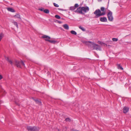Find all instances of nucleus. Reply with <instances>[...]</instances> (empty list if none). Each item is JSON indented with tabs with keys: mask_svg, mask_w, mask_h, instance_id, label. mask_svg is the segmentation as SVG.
Instances as JSON below:
<instances>
[{
	"mask_svg": "<svg viewBox=\"0 0 131 131\" xmlns=\"http://www.w3.org/2000/svg\"><path fill=\"white\" fill-rule=\"evenodd\" d=\"M84 43L89 47L93 48L94 49L97 50L101 51V47L98 45L90 41H85Z\"/></svg>",
	"mask_w": 131,
	"mask_h": 131,
	"instance_id": "nucleus-1",
	"label": "nucleus"
},
{
	"mask_svg": "<svg viewBox=\"0 0 131 131\" xmlns=\"http://www.w3.org/2000/svg\"><path fill=\"white\" fill-rule=\"evenodd\" d=\"M26 128L28 131H38L39 130V128L36 126H28Z\"/></svg>",
	"mask_w": 131,
	"mask_h": 131,
	"instance_id": "nucleus-2",
	"label": "nucleus"
},
{
	"mask_svg": "<svg viewBox=\"0 0 131 131\" xmlns=\"http://www.w3.org/2000/svg\"><path fill=\"white\" fill-rule=\"evenodd\" d=\"M15 64L18 67L21 68V66H25V64L23 62L21 61H19L17 60L14 61Z\"/></svg>",
	"mask_w": 131,
	"mask_h": 131,
	"instance_id": "nucleus-3",
	"label": "nucleus"
},
{
	"mask_svg": "<svg viewBox=\"0 0 131 131\" xmlns=\"http://www.w3.org/2000/svg\"><path fill=\"white\" fill-rule=\"evenodd\" d=\"M112 14V12L111 11H110L107 14L108 20L110 21H112L113 20Z\"/></svg>",
	"mask_w": 131,
	"mask_h": 131,
	"instance_id": "nucleus-4",
	"label": "nucleus"
},
{
	"mask_svg": "<svg viewBox=\"0 0 131 131\" xmlns=\"http://www.w3.org/2000/svg\"><path fill=\"white\" fill-rule=\"evenodd\" d=\"M101 11L100 9L96 10L94 12V14L96 15L95 18H97L100 17L99 15H98L100 14Z\"/></svg>",
	"mask_w": 131,
	"mask_h": 131,
	"instance_id": "nucleus-5",
	"label": "nucleus"
},
{
	"mask_svg": "<svg viewBox=\"0 0 131 131\" xmlns=\"http://www.w3.org/2000/svg\"><path fill=\"white\" fill-rule=\"evenodd\" d=\"M75 12L76 13H78L81 14H84L82 12V7H80L78 8L75 11Z\"/></svg>",
	"mask_w": 131,
	"mask_h": 131,
	"instance_id": "nucleus-6",
	"label": "nucleus"
},
{
	"mask_svg": "<svg viewBox=\"0 0 131 131\" xmlns=\"http://www.w3.org/2000/svg\"><path fill=\"white\" fill-rule=\"evenodd\" d=\"M42 38H45V40L46 41H48L49 42V41L50 40H49L50 39V37L44 35L42 36Z\"/></svg>",
	"mask_w": 131,
	"mask_h": 131,
	"instance_id": "nucleus-7",
	"label": "nucleus"
},
{
	"mask_svg": "<svg viewBox=\"0 0 131 131\" xmlns=\"http://www.w3.org/2000/svg\"><path fill=\"white\" fill-rule=\"evenodd\" d=\"M82 11H83L85 13H86L89 10V8L88 7H82Z\"/></svg>",
	"mask_w": 131,
	"mask_h": 131,
	"instance_id": "nucleus-8",
	"label": "nucleus"
},
{
	"mask_svg": "<svg viewBox=\"0 0 131 131\" xmlns=\"http://www.w3.org/2000/svg\"><path fill=\"white\" fill-rule=\"evenodd\" d=\"M5 59L12 66L14 64H15L14 62H13L11 60L9 59L8 57H6Z\"/></svg>",
	"mask_w": 131,
	"mask_h": 131,
	"instance_id": "nucleus-9",
	"label": "nucleus"
},
{
	"mask_svg": "<svg viewBox=\"0 0 131 131\" xmlns=\"http://www.w3.org/2000/svg\"><path fill=\"white\" fill-rule=\"evenodd\" d=\"M5 59L12 66L14 64H15L14 62H13L11 60L9 59L8 57H6Z\"/></svg>",
	"mask_w": 131,
	"mask_h": 131,
	"instance_id": "nucleus-10",
	"label": "nucleus"
},
{
	"mask_svg": "<svg viewBox=\"0 0 131 131\" xmlns=\"http://www.w3.org/2000/svg\"><path fill=\"white\" fill-rule=\"evenodd\" d=\"M100 20L102 22H106L107 21V19L106 17H104L100 18Z\"/></svg>",
	"mask_w": 131,
	"mask_h": 131,
	"instance_id": "nucleus-11",
	"label": "nucleus"
},
{
	"mask_svg": "<svg viewBox=\"0 0 131 131\" xmlns=\"http://www.w3.org/2000/svg\"><path fill=\"white\" fill-rule=\"evenodd\" d=\"M129 108L127 107H124L123 108L124 113H126L129 110Z\"/></svg>",
	"mask_w": 131,
	"mask_h": 131,
	"instance_id": "nucleus-12",
	"label": "nucleus"
},
{
	"mask_svg": "<svg viewBox=\"0 0 131 131\" xmlns=\"http://www.w3.org/2000/svg\"><path fill=\"white\" fill-rule=\"evenodd\" d=\"M7 10L12 12H15V10L13 8H7Z\"/></svg>",
	"mask_w": 131,
	"mask_h": 131,
	"instance_id": "nucleus-13",
	"label": "nucleus"
},
{
	"mask_svg": "<svg viewBox=\"0 0 131 131\" xmlns=\"http://www.w3.org/2000/svg\"><path fill=\"white\" fill-rule=\"evenodd\" d=\"M62 26L66 29L68 30L69 29V26L67 24H65L63 25Z\"/></svg>",
	"mask_w": 131,
	"mask_h": 131,
	"instance_id": "nucleus-14",
	"label": "nucleus"
},
{
	"mask_svg": "<svg viewBox=\"0 0 131 131\" xmlns=\"http://www.w3.org/2000/svg\"><path fill=\"white\" fill-rule=\"evenodd\" d=\"M34 100L36 102V103H37V104H38L39 105H41V101L37 99H35Z\"/></svg>",
	"mask_w": 131,
	"mask_h": 131,
	"instance_id": "nucleus-15",
	"label": "nucleus"
},
{
	"mask_svg": "<svg viewBox=\"0 0 131 131\" xmlns=\"http://www.w3.org/2000/svg\"><path fill=\"white\" fill-rule=\"evenodd\" d=\"M14 17L15 18L20 19V15L18 14H16V15L14 16Z\"/></svg>",
	"mask_w": 131,
	"mask_h": 131,
	"instance_id": "nucleus-16",
	"label": "nucleus"
},
{
	"mask_svg": "<svg viewBox=\"0 0 131 131\" xmlns=\"http://www.w3.org/2000/svg\"><path fill=\"white\" fill-rule=\"evenodd\" d=\"M98 43H99V44H100L101 45H102V46H103V45L104 46H107V45L105 43H103V42H101V41H98Z\"/></svg>",
	"mask_w": 131,
	"mask_h": 131,
	"instance_id": "nucleus-17",
	"label": "nucleus"
},
{
	"mask_svg": "<svg viewBox=\"0 0 131 131\" xmlns=\"http://www.w3.org/2000/svg\"><path fill=\"white\" fill-rule=\"evenodd\" d=\"M117 67L119 69H120L122 70H123V68L121 66V65H120V64H117Z\"/></svg>",
	"mask_w": 131,
	"mask_h": 131,
	"instance_id": "nucleus-18",
	"label": "nucleus"
},
{
	"mask_svg": "<svg viewBox=\"0 0 131 131\" xmlns=\"http://www.w3.org/2000/svg\"><path fill=\"white\" fill-rule=\"evenodd\" d=\"M70 32L71 34H72L76 35L77 34L76 32L74 30H71L70 31Z\"/></svg>",
	"mask_w": 131,
	"mask_h": 131,
	"instance_id": "nucleus-19",
	"label": "nucleus"
},
{
	"mask_svg": "<svg viewBox=\"0 0 131 131\" xmlns=\"http://www.w3.org/2000/svg\"><path fill=\"white\" fill-rule=\"evenodd\" d=\"M56 41L54 40H50V41H49V42H50L53 44H55L56 42Z\"/></svg>",
	"mask_w": 131,
	"mask_h": 131,
	"instance_id": "nucleus-20",
	"label": "nucleus"
},
{
	"mask_svg": "<svg viewBox=\"0 0 131 131\" xmlns=\"http://www.w3.org/2000/svg\"><path fill=\"white\" fill-rule=\"evenodd\" d=\"M13 23L14 25H15V26H16L17 28H18V27L17 25V22L13 21L12 22Z\"/></svg>",
	"mask_w": 131,
	"mask_h": 131,
	"instance_id": "nucleus-21",
	"label": "nucleus"
},
{
	"mask_svg": "<svg viewBox=\"0 0 131 131\" xmlns=\"http://www.w3.org/2000/svg\"><path fill=\"white\" fill-rule=\"evenodd\" d=\"M43 12L44 13L47 14L49 13V10L48 9H45L44 10Z\"/></svg>",
	"mask_w": 131,
	"mask_h": 131,
	"instance_id": "nucleus-22",
	"label": "nucleus"
},
{
	"mask_svg": "<svg viewBox=\"0 0 131 131\" xmlns=\"http://www.w3.org/2000/svg\"><path fill=\"white\" fill-rule=\"evenodd\" d=\"M4 35L3 33H1L0 34V41L4 37Z\"/></svg>",
	"mask_w": 131,
	"mask_h": 131,
	"instance_id": "nucleus-23",
	"label": "nucleus"
},
{
	"mask_svg": "<svg viewBox=\"0 0 131 131\" xmlns=\"http://www.w3.org/2000/svg\"><path fill=\"white\" fill-rule=\"evenodd\" d=\"M76 8H75L74 6H72L70 7V10H74Z\"/></svg>",
	"mask_w": 131,
	"mask_h": 131,
	"instance_id": "nucleus-24",
	"label": "nucleus"
},
{
	"mask_svg": "<svg viewBox=\"0 0 131 131\" xmlns=\"http://www.w3.org/2000/svg\"><path fill=\"white\" fill-rule=\"evenodd\" d=\"M79 28L80 29H81L83 31H85V29L83 28V27H82L81 26H80L79 27Z\"/></svg>",
	"mask_w": 131,
	"mask_h": 131,
	"instance_id": "nucleus-25",
	"label": "nucleus"
},
{
	"mask_svg": "<svg viewBox=\"0 0 131 131\" xmlns=\"http://www.w3.org/2000/svg\"><path fill=\"white\" fill-rule=\"evenodd\" d=\"M105 12H103V13H100V15H99L100 16V17L101 16H103V15H105Z\"/></svg>",
	"mask_w": 131,
	"mask_h": 131,
	"instance_id": "nucleus-26",
	"label": "nucleus"
},
{
	"mask_svg": "<svg viewBox=\"0 0 131 131\" xmlns=\"http://www.w3.org/2000/svg\"><path fill=\"white\" fill-rule=\"evenodd\" d=\"M55 17L58 19H60L61 18L58 15H56L55 16Z\"/></svg>",
	"mask_w": 131,
	"mask_h": 131,
	"instance_id": "nucleus-27",
	"label": "nucleus"
},
{
	"mask_svg": "<svg viewBox=\"0 0 131 131\" xmlns=\"http://www.w3.org/2000/svg\"><path fill=\"white\" fill-rule=\"evenodd\" d=\"M65 120L66 122H68V121L70 122L71 121V120L70 119V118H66L65 119Z\"/></svg>",
	"mask_w": 131,
	"mask_h": 131,
	"instance_id": "nucleus-28",
	"label": "nucleus"
},
{
	"mask_svg": "<svg viewBox=\"0 0 131 131\" xmlns=\"http://www.w3.org/2000/svg\"><path fill=\"white\" fill-rule=\"evenodd\" d=\"M1 93L4 94H5L6 93V92H5V91H4L3 89H2V90L1 91Z\"/></svg>",
	"mask_w": 131,
	"mask_h": 131,
	"instance_id": "nucleus-29",
	"label": "nucleus"
},
{
	"mask_svg": "<svg viewBox=\"0 0 131 131\" xmlns=\"http://www.w3.org/2000/svg\"><path fill=\"white\" fill-rule=\"evenodd\" d=\"M112 40L113 41H117L118 40V39L117 38H112Z\"/></svg>",
	"mask_w": 131,
	"mask_h": 131,
	"instance_id": "nucleus-30",
	"label": "nucleus"
},
{
	"mask_svg": "<svg viewBox=\"0 0 131 131\" xmlns=\"http://www.w3.org/2000/svg\"><path fill=\"white\" fill-rule=\"evenodd\" d=\"M53 5L56 7H58L59 6L57 4L54 3H53Z\"/></svg>",
	"mask_w": 131,
	"mask_h": 131,
	"instance_id": "nucleus-31",
	"label": "nucleus"
},
{
	"mask_svg": "<svg viewBox=\"0 0 131 131\" xmlns=\"http://www.w3.org/2000/svg\"><path fill=\"white\" fill-rule=\"evenodd\" d=\"M74 6L75 7V8H77L78 7L79 5L78 4H76Z\"/></svg>",
	"mask_w": 131,
	"mask_h": 131,
	"instance_id": "nucleus-32",
	"label": "nucleus"
},
{
	"mask_svg": "<svg viewBox=\"0 0 131 131\" xmlns=\"http://www.w3.org/2000/svg\"><path fill=\"white\" fill-rule=\"evenodd\" d=\"M67 127H65L63 129V131H67Z\"/></svg>",
	"mask_w": 131,
	"mask_h": 131,
	"instance_id": "nucleus-33",
	"label": "nucleus"
},
{
	"mask_svg": "<svg viewBox=\"0 0 131 131\" xmlns=\"http://www.w3.org/2000/svg\"><path fill=\"white\" fill-rule=\"evenodd\" d=\"M101 10L102 11H104L105 10V8L104 7H102L101 8Z\"/></svg>",
	"mask_w": 131,
	"mask_h": 131,
	"instance_id": "nucleus-34",
	"label": "nucleus"
},
{
	"mask_svg": "<svg viewBox=\"0 0 131 131\" xmlns=\"http://www.w3.org/2000/svg\"><path fill=\"white\" fill-rule=\"evenodd\" d=\"M39 10L41 11H43L44 10V8H40L39 9Z\"/></svg>",
	"mask_w": 131,
	"mask_h": 131,
	"instance_id": "nucleus-35",
	"label": "nucleus"
},
{
	"mask_svg": "<svg viewBox=\"0 0 131 131\" xmlns=\"http://www.w3.org/2000/svg\"><path fill=\"white\" fill-rule=\"evenodd\" d=\"M71 130V131H79V130H75L74 129H72Z\"/></svg>",
	"mask_w": 131,
	"mask_h": 131,
	"instance_id": "nucleus-36",
	"label": "nucleus"
},
{
	"mask_svg": "<svg viewBox=\"0 0 131 131\" xmlns=\"http://www.w3.org/2000/svg\"><path fill=\"white\" fill-rule=\"evenodd\" d=\"M57 22L59 24H61L62 23V22L61 21L57 20Z\"/></svg>",
	"mask_w": 131,
	"mask_h": 131,
	"instance_id": "nucleus-37",
	"label": "nucleus"
},
{
	"mask_svg": "<svg viewBox=\"0 0 131 131\" xmlns=\"http://www.w3.org/2000/svg\"><path fill=\"white\" fill-rule=\"evenodd\" d=\"M3 78V77L0 74V80H1Z\"/></svg>",
	"mask_w": 131,
	"mask_h": 131,
	"instance_id": "nucleus-38",
	"label": "nucleus"
},
{
	"mask_svg": "<svg viewBox=\"0 0 131 131\" xmlns=\"http://www.w3.org/2000/svg\"><path fill=\"white\" fill-rule=\"evenodd\" d=\"M102 0H98V1L99 2L101 1Z\"/></svg>",
	"mask_w": 131,
	"mask_h": 131,
	"instance_id": "nucleus-39",
	"label": "nucleus"
},
{
	"mask_svg": "<svg viewBox=\"0 0 131 131\" xmlns=\"http://www.w3.org/2000/svg\"><path fill=\"white\" fill-rule=\"evenodd\" d=\"M16 104H17V105L18 104L16 102Z\"/></svg>",
	"mask_w": 131,
	"mask_h": 131,
	"instance_id": "nucleus-40",
	"label": "nucleus"
}]
</instances>
